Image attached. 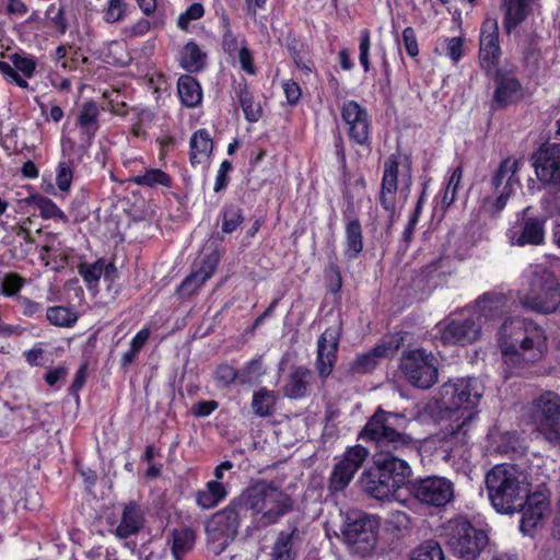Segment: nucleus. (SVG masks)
I'll return each instance as SVG.
<instances>
[{
    "instance_id": "obj_6",
    "label": "nucleus",
    "mask_w": 560,
    "mask_h": 560,
    "mask_svg": "<svg viewBox=\"0 0 560 560\" xmlns=\"http://www.w3.org/2000/svg\"><path fill=\"white\" fill-rule=\"evenodd\" d=\"M400 184V196L405 202L412 184L411 161L401 154H392L384 162V171L378 195V202L387 213L392 223L397 210V192Z\"/></svg>"
},
{
    "instance_id": "obj_7",
    "label": "nucleus",
    "mask_w": 560,
    "mask_h": 560,
    "mask_svg": "<svg viewBox=\"0 0 560 560\" xmlns=\"http://www.w3.org/2000/svg\"><path fill=\"white\" fill-rule=\"evenodd\" d=\"M442 537L455 556L466 559L476 558L488 541L486 533L472 527L465 518L448 521L443 527Z\"/></svg>"
},
{
    "instance_id": "obj_20",
    "label": "nucleus",
    "mask_w": 560,
    "mask_h": 560,
    "mask_svg": "<svg viewBox=\"0 0 560 560\" xmlns=\"http://www.w3.org/2000/svg\"><path fill=\"white\" fill-rule=\"evenodd\" d=\"M506 236L512 246L540 245L545 238L544 222L529 218L523 224L510 228Z\"/></svg>"
},
{
    "instance_id": "obj_18",
    "label": "nucleus",
    "mask_w": 560,
    "mask_h": 560,
    "mask_svg": "<svg viewBox=\"0 0 560 560\" xmlns=\"http://www.w3.org/2000/svg\"><path fill=\"white\" fill-rule=\"evenodd\" d=\"M534 167L539 180L560 190V143L542 148L534 156Z\"/></svg>"
},
{
    "instance_id": "obj_45",
    "label": "nucleus",
    "mask_w": 560,
    "mask_h": 560,
    "mask_svg": "<svg viewBox=\"0 0 560 560\" xmlns=\"http://www.w3.org/2000/svg\"><path fill=\"white\" fill-rule=\"evenodd\" d=\"M240 103L244 112L245 118L250 122H256L261 117V107L254 102V97L246 89L240 92Z\"/></svg>"
},
{
    "instance_id": "obj_60",
    "label": "nucleus",
    "mask_w": 560,
    "mask_h": 560,
    "mask_svg": "<svg viewBox=\"0 0 560 560\" xmlns=\"http://www.w3.org/2000/svg\"><path fill=\"white\" fill-rule=\"evenodd\" d=\"M402 43L409 57L415 58L419 55L417 36L412 27H406L402 31Z\"/></svg>"
},
{
    "instance_id": "obj_16",
    "label": "nucleus",
    "mask_w": 560,
    "mask_h": 560,
    "mask_svg": "<svg viewBox=\"0 0 560 560\" xmlns=\"http://www.w3.org/2000/svg\"><path fill=\"white\" fill-rule=\"evenodd\" d=\"M481 325L472 319H451L445 326L439 327L438 332L443 347H465L480 337Z\"/></svg>"
},
{
    "instance_id": "obj_17",
    "label": "nucleus",
    "mask_w": 560,
    "mask_h": 560,
    "mask_svg": "<svg viewBox=\"0 0 560 560\" xmlns=\"http://www.w3.org/2000/svg\"><path fill=\"white\" fill-rule=\"evenodd\" d=\"M520 160L508 158L503 160L492 177V186L498 192L494 201L495 212H500L506 205L509 198L514 194L515 185L520 182L515 178Z\"/></svg>"
},
{
    "instance_id": "obj_10",
    "label": "nucleus",
    "mask_w": 560,
    "mask_h": 560,
    "mask_svg": "<svg viewBox=\"0 0 560 560\" xmlns=\"http://www.w3.org/2000/svg\"><path fill=\"white\" fill-rule=\"evenodd\" d=\"M536 432L550 445L560 446V396L546 392L532 404Z\"/></svg>"
},
{
    "instance_id": "obj_23",
    "label": "nucleus",
    "mask_w": 560,
    "mask_h": 560,
    "mask_svg": "<svg viewBox=\"0 0 560 560\" xmlns=\"http://www.w3.org/2000/svg\"><path fill=\"white\" fill-rule=\"evenodd\" d=\"M495 82L493 102L498 107H505L522 98L523 88L515 77L497 74Z\"/></svg>"
},
{
    "instance_id": "obj_8",
    "label": "nucleus",
    "mask_w": 560,
    "mask_h": 560,
    "mask_svg": "<svg viewBox=\"0 0 560 560\" xmlns=\"http://www.w3.org/2000/svg\"><path fill=\"white\" fill-rule=\"evenodd\" d=\"M378 527L380 522L375 516L363 512L353 513L343 524L342 541L352 553L365 557L375 548Z\"/></svg>"
},
{
    "instance_id": "obj_14",
    "label": "nucleus",
    "mask_w": 560,
    "mask_h": 560,
    "mask_svg": "<svg viewBox=\"0 0 560 560\" xmlns=\"http://www.w3.org/2000/svg\"><path fill=\"white\" fill-rule=\"evenodd\" d=\"M411 491L417 500L433 506H443L454 497L453 483L443 477L418 480L412 485Z\"/></svg>"
},
{
    "instance_id": "obj_57",
    "label": "nucleus",
    "mask_w": 560,
    "mask_h": 560,
    "mask_svg": "<svg viewBox=\"0 0 560 560\" xmlns=\"http://www.w3.org/2000/svg\"><path fill=\"white\" fill-rule=\"evenodd\" d=\"M371 47V39H370V31L368 28H364L360 33V63L364 68L365 71H369L370 69V60H369V51Z\"/></svg>"
},
{
    "instance_id": "obj_2",
    "label": "nucleus",
    "mask_w": 560,
    "mask_h": 560,
    "mask_svg": "<svg viewBox=\"0 0 560 560\" xmlns=\"http://www.w3.org/2000/svg\"><path fill=\"white\" fill-rule=\"evenodd\" d=\"M402 417L378 408L359 433V439L371 442L378 450L375 466L384 471L400 489L411 476V468L393 452L417 451V441L408 433L399 431L396 421Z\"/></svg>"
},
{
    "instance_id": "obj_64",
    "label": "nucleus",
    "mask_w": 560,
    "mask_h": 560,
    "mask_svg": "<svg viewBox=\"0 0 560 560\" xmlns=\"http://www.w3.org/2000/svg\"><path fill=\"white\" fill-rule=\"evenodd\" d=\"M151 27V23L147 19H140L133 25L125 27L124 34L128 37L144 36Z\"/></svg>"
},
{
    "instance_id": "obj_58",
    "label": "nucleus",
    "mask_w": 560,
    "mask_h": 560,
    "mask_svg": "<svg viewBox=\"0 0 560 560\" xmlns=\"http://www.w3.org/2000/svg\"><path fill=\"white\" fill-rule=\"evenodd\" d=\"M384 352H365L358 357L352 365V370L359 373L368 372L375 365V357H381Z\"/></svg>"
},
{
    "instance_id": "obj_13",
    "label": "nucleus",
    "mask_w": 560,
    "mask_h": 560,
    "mask_svg": "<svg viewBox=\"0 0 560 560\" xmlns=\"http://www.w3.org/2000/svg\"><path fill=\"white\" fill-rule=\"evenodd\" d=\"M240 515L235 505L214 513L207 522L206 532L209 541L218 544L223 550L237 535Z\"/></svg>"
},
{
    "instance_id": "obj_34",
    "label": "nucleus",
    "mask_w": 560,
    "mask_h": 560,
    "mask_svg": "<svg viewBox=\"0 0 560 560\" xmlns=\"http://www.w3.org/2000/svg\"><path fill=\"white\" fill-rule=\"evenodd\" d=\"M196 533L190 527H179L172 532V553L176 560L192 549Z\"/></svg>"
},
{
    "instance_id": "obj_37",
    "label": "nucleus",
    "mask_w": 560,
    "mask_h": 560,
    "mask_svg": "<svg viewBox=\"0 0 560 560\" xmlns=\"http://www.w3.org/2000/svg\"><path fill=\"white\" fill-rule=\"evenodd\" d=\"M415 348L413 350H422L417 342L415 336L410 332H396L385 338L382 345L374 347L372 350H405Z\"/></svg>"
},
{
    "instance_id": "obj_39",
    "label": "nucleus",
    "mask_w": 560,
    "mask_h": 560,
    "mask_svg": "<svg viewBox=\"0 0 560 560\" xmlns=\"http://www.w3.org/2000/svg\"><path fill=\"white\" fill-rule=\"evenodd\" d=\"M206 55L194 42L187 43L180 52V66L189 72L200 70L205 65Z\"/></svg>"
},
{
    "instance_id": "obj_47",
    "label": "nucleus",
    "mask_w": 560,
    "mask_h": 560,
    "mask_svg": "<svg viewBox=\"0 0 560 560\" xmlns=\"http://www.w3.org/2000/svg\"><path fill=\"white\" fill-rule=\"evenodd\" d=\"M73 179L72 163L70 161H60L56 168V185L58 189L68 194Z\"/></svg>"
},
{
    "instance_id": "obj_50",
    "label": "nucleus",
    "mask_w": 560,
    "mask_h": 560,
    "mask_svg": "<svg viewBox=\"0 0 560 560\" xmlns=\"http://www.w3.org/2000/svg\"><path fill=\"white\" fill-rule=\"evenodd\" d=\"M340 338L338 325L328 327L317 341V350H337Z\"/></svg>"
},
{
    "instance_id": "obj_63",
    "label": "nucleus",
    "mask_w": 560,
    "mask_h": 560,
    "mask_svg": "<svg viewBox=\"0 0 560 560\" xmlns=\"http://www.w3.org/2000/svg\"><path fill=\"white\" fill-rule=\"evenodd\" d=\"M526 352H502V360L512 371L523 369L525 364Z\"/></svg>"
},
{
    "instance_id": "obj_52",
    "label": "nucleus",
    "mask_w": 560,
    "mask_h": 560,
    "mask_svg": "<svg viewBox=\"0 0 560 560\" xmlns=\"http://www.w3.org/2000/svg\"><path fill=\"white\" fill-rule=\"evenodd\" d=\"M205 9L199 2L192 3L177 20V26L180 30H187L191 21L199 20L203 16Z\"/></svg>"
},
{
    "instance_id": "obj_28",
    "label": "nucleus",
    "mask_w": 560,
    "mask_h": 560,
    "mask_svg": "<svg viewBox=\"0 0 560 560\" xmlns=\"http://www.w3.org/2000/svg\"><path fill=\"white\" fill-rule=\"evenodd\" d=\"M314 381L312 371L299 366L289 375V380L284 386V394L293 399L305 397Z\"/></svg>"
},
{
    "instance_id": "obj_3",
    "label": "nucleus",
    "mask_w": 560,
    "mask_h": 560,
    "mask_svg": "<svg viewBox=\"0 0 560 560\" xmlns=\"http://www.w3.org/2000/svg\"><path fill=\"white\" fill-rule=\"evenodd\" d=\"M486 488L497 512L514 514L530 493V481L516 465L501 464L487 472Z\"/></svg>"
},
{
    "instance_id": "obj_55",
    "label": "nucleus",
    "mask_w": 560,
    "mask_h": 560,
    "mask_svg": "<svg viewBox=\"0 0 560 560\" xmlns=\"http://www.w3.org/2000/svg\"><path fill=\"white\" fill-rule=\"evenodd\" d=\"M335 363L336 352H317L316 369L322 377L330 375Z\"/></svg>"
},
{
    "instance_id": "obj_4",
    "label": "nucleus",
    "mask_w": 560,
    "mask_h": 560,
    "mask_svg": "<svg viewBox=\"0 0 560 560\" xmlns=\"http://www.w3.org/2000/svg\"><path fill=\"white\" fill-rule=\"evenodd\" d=\"M241 504L259 517L261 525L277 523L293 509V499L275 482L259 480L240 498Z\"/></svg>"
},
{
    "instance_id": "obj_59",
    "label": "nucleus",
    "mask_w": 560,
    "mask_h": 560,
    "mask_svg": "<svg viewBox=\"0 0 560 560\" xmlns=\"http://www.w3.org/2000/svg\"><path fill=\"white\" fill-rule=\"evenodd\" d=\"M16 302L23 313V315L28 317L39 316L43 312V306L40 303L32 301L31 299L22 295L16 296Z\"/></svg>"
},
{
    "instance_id": "obj_35",
    "label": "nucleus",
    "mask_w": 560,
    "mask_h": 560,
    "mask_svg": "<svg viewBox=\"0 0 560 560\" xmlns=\"http://www.w3.org/2000/svg\"><path fill=\"white\" fill-rule=\"evenodd\" d=\"M25 202L34 205L43 219H54L61 222H68L66 213L49 198L35 194L25 199Z\"/></svg>"
},
{
    "instance_id": "obj_38",
    "label": "nucleus",
    "mask_w": 560,
    "mask_h": 560,
    "mask_svg": "<svg viewBox=\"0 0 560 560\" xmlns=\"http://www.w3.org/2000/svg\"><path fill=\"white\" fill-rule=\"evenodd\" d=\"M277 401L275 392L260 388L255 392L252 400V408L256 416L267 417L272 415Z\"/></svg>"
},
{
    "instance_id": "obj_11",
    "label": "nucleus",
    "mask_w": 560,
    "mask_h": 560,
    "mask_svg": "<svg viewBox=\"0 0 560 560\" xmlns=\"http://www.w3.org/2000/svg\"><path fill=\"white\" fill-rule=\"evenodd\" d=\"M440 364L434 352H405L400 359V370L408 382L418 388L428 389L439 378Z\"/></svg>"
},
{
    "instance_id": "obj_33",
    "label": "nucleus",
    "mask_w": 560,
    "mask_h": 560,
    "mask_svg": "<svg viewBox=\"0 0 560 560\" xmlns=\"http://www.w3.org/2000/svg\"><path fill=\"white\" fill-rule=\"evenodd\" d=\"M177 91L179 98L185 106L196 107L201 103V86L194 77L188 74L182 75L177 82Z\"/></svg>"
},
{
    "instance_id": "obj_26",
    "label": "nucleus",
    "mask_w": 560,
    "mask_h": 560,
    "mask_svg": "<svg viewBox=\"0 0 560 560\" xmlns=\"http://www.w3.org/2000/svg\"><path fill=\"white\" fill-rule=\"evenodd\" d=\"M218 262L219 255L217 253L205 257L201 261V266L183 281L180 285L182 290L188 294L194 293L213 275Z\"/></svg>"
},
{
    "instance_id": "obj_21",
    "label": "nucleus",
    "mask_w": 560,
    "mask_h": 560,
    "mask_svg": "<svg viewBox=\"0 0 560 560\" xmlns=\"http://www.w3.org/2000/svg\"><path fill=\"white\" fill-rule=\"evenodd\" d=\"M361 483L364 491L377 500L389 499L399 489L398 486L380 468L364 471L361 477Z\"/></svg>"
},
{
    "instance_id": "obj_15",
    "label": "nucleus",
    "mask_w": 560,
    "mask_h": 560,
    "mask_svg": "<svg viewBox=\"0 0 560 560\" xmlns=\"http://www.w3.org/2000/svg\"><path fill=\"white\" fill-rule=\"evenodd\" d=\"M501 49L499 45V25L498 21L488 18L483 21L480 28L479 38V61L481 68L489 74L497 71L500 60Z\"/></svg>"
},
{
    "instance_id": "obj_36",
    "label": "nucleus",
    "mask_w": 560,
    "mask_h": 560,
    "mask_svg": "<svg viewBox=\"0 0 560 560\" xmlns=\"http://www.w3.org/2000/svg\"><path fill=\"white\" fill-rule=\"evenodd\" d=\"M46 318L56 327L70 328L78 322L79 314L74 307L58 305L46 310Z\"/></svg>"
},
{
    "instance_id": "obj_19",
    "label": "nucleus",
    "mask_w": 560,
    "mask_h": 560,
    "mask_svg": "<svg viewBox=\"0 0 560 560\" xmlns=\"http://www.w3.org/2000/svg\"><path fill=\"white\" fill-rule=\"evenodd\" d=\"M549 501L541 492L529 493L517 512H522L520 528L524 534H530L549 513Z\"/></svg>"
},
{
    "instance_id": "obj_27",
    "label": "nucleus",
    "mask_w": 560,
    "mask_h": 560,
    "mask_svg": "<svg viewBox=\"0 0 560 560\" xmlns=\"http://www.w3.org/2000/svg\"><path fill=\"white\" fill-rule=\"evenodd\" d=\"M533 0H502L503 25L508 33L520 25L532 11Z\"/></svg>"
},
{
    "instance_id": "obj_51",
    "label": "nucleus",
    "mask_w": 560,
    "mask_h": 560,
    "mask_svg": "<svg viewBox=\"0 0 560 560\" xmlns=\"http://www.w3.org/2000/svg\"><path fill=\"white\" fill-rule=\"evenodd\" d=\"M25 284L24 278L14 272L5 273L1 282V293L5 296H18Z\"/></svg>"
},
{
    "instance_id": "obj_48",
    "label": "nucleus",
    "mask_w": 560,
    "mask_h": 560,
    "mask_svg": "<svg viewBox=\"0 0 560 560\" xmlns=\"http://www.w3.org/2000/svg\"><path fill=\"white\" fill-rule=\"evenodd\" d=\"M127 12V4L122 0H108L107 7L103 11V20L113 24L122 20Z\"/></svg>"
},
{
    "instance_id": "obj_44",
    "label": "nucleus",
    "mask_w": 560,
    "mask_h": 560,
    "mask_svg": "<svg viewBox=\"0 0 560 560\" xmlns=\"http://www.w3.org/2000/svg\"><path fill=\"white\" fill-rule=\"evenodd\" d=\"M341 117L349 127L357 125V121L369 118L366 110L354 101H347L341 107Z\"/></svg>"
},
{
    "instance_id": "obj_22",
    "label": "nucleus",
    "mask_w": 560,
    "mask_h": 560,
    "mask_svg": "<svg viewBox=\"0 0 560 560\" xmlns=\"http://www.w3.org/2000/svg\"><path fill=\"white\" fill-rule=\"evenodd\" d=\"M510 300L499 292H487L482 294L476 302L474 314L477 315V322L481 319H494L508 312Z\"/></svg>"
},
{
    "instance_id": "obj_30",
    "label": "nucleus",
    "mask_w": 560,
    "mask_h": 560,
    "mask_svg": "<svg viewBox=\"0 0 560 560\" xmlns=\"http://www.w3.org/2000/svg\"><path fill=\"white\" fill-rule=\"evenodd\" d=\"M363 250L362 226L358 218H349L345 226V256L352 260Z\"/></svg>"
},
{
    "instance_id": "obj_56",
    "label": "nucleus",
    "mask_w": 560,
    "mask_h": 560,
    "mask_svg": "<svg viewBox=\"0 0 560 560\" xmlns=\"http://www.w3.org/2000/svg\"><path fill=\"white\" fill-rule=\"evenodd\" d=\"M11 62L13 63V68L16 72L20 71L27 78H31L36 69V62L34 59L19 54H13L11 56Z\"/></svg>"
},
{
    "instance_id": "obj_31",
    "label": "nucleus",
    "mask_w": 560,
    "mask_h": 560,
    "mask_svg": "<svg viewBox=\"0 0 560 560\" xmlns=\"http://www.w3.org/2000/svg\"><path fill=\"white\" fill-rule=\"evenodd\" d=\"M189 147V160L191 165L196 166L208 160L212 153L213 142L206 129H199L191 136Z\"/></svg>"
},
{
    "instance_id": "obj_29",
    "label": "nucleus",
    "mask_w": 560,
    "mask_h": 560,
    "mask_svg": "<svg viewBox=\"0 0 560 560\" xmlns=\"http://www.w3.org/2000/svg\"><path fill=\"white\" fill-rule=\"evenodd\" d=\"M299 540H301V533L296 527H292L289 532H280L272 547L271 560H294V546Z\"/></svg>"
},
{
    "instance_id": "obj_43",
    "label": "nucleus",
    "mask_w": 560,
    "mask_h": 560,
    "mask_svg": "<svg viewBox=\"0 0 560 560\" xmlns=\"http://www.w3.org/2000/svg\"><path fill=\"white\" fill-rule=\"evenodd\" d=\"M221 23L223 26V48H224V50L228 51L230 55H233L234 52H238L240 47L242 45H245V38L237 37L233 34L231 26H230V21L224 12L221 14Z\"/></svg>"
},
{
    "instance_id": "obj_41",
    "label": "nucleus",
    "mask_w": 560,
    "mask_h": 560,
    "mask_svg": "<svg viewBox=\"0 0 560 560\" xmlns=\"http://www.w3.org/2000/svg\"><path fill=\"white\" fill-rule=\"evenodd\" d=\"M222 232L233 233L244 221L243 210L235 205H225L221 210Z\"/></svg>"
},
{
    "instance_id": "obj_61",
    "label": "nucleus",
    "mask_w": 560,
    "mask_h": 560,
    "mask_svg": "<svg viewBox=\"0 0 560 560\" xmlns=\"http://www.w3.org/2000/svg\"><path fill=\"white\" fill-rule=\"evenodd\" d=\"M326 277L328 279L329 290L332 293H337L341 289L342 280L339 267L334 261L329 262L326 269Z\"/></svg>"
},
{
    "instance_id": "obj_40",
    "label": "nucleus",
    "mask_w": 560,
    "mask_h": 560,
    "mask_svg": "<svg viewBox=\"0 0 560 560\" xmlns=\"http://www.w3.org/2000/svg\"><path fill=\"white\" fill-rule=\"evenodd\" d=\"M131 182L147 187H155L158 185L171 187L172 185L171 176L160 168H148L144 173L133 176Z\"/></svg>"
},
{
    "instance_id": "obj_5",
    "label": "nucleus",
    "mask_w": 560,
    "mask_h": 560,
    "mask_svg": "<svg viewBox=\"0 0 560 560\" xmlns=\"http://www.w3.org/2000/svg\"><path fill=\"white\" fill-rule=\"evenodd\" d=\"M528 290L520 296L523 307L549 315L560 306V282L555 273L542 265H533L526 271Z\"/></svg>"
},
{
    "instance_id": "obj_25",
    "label": "nucleus",
    "mask_w": 560,
    "mask_h": 560,
    "mask_svg": "<svg viewBox=\"0 0 560 560\" xmlns=\"http://www.w3.org/2000/svg\"><path fill=\"white\" fill-rule=\"evenodd\" d=\"M144 514L140 505L133 501L126 503L121 512L120 523L115 534L124 539L137 534L143 526Z\"/></svg>"
},
{
    "instance_id": "obj_42",
    "label": "nucleus",
    "mask_w": 560,
    "mask_h": 560,
    "mask_svg": "<svg viewBox=\"0 0 560 560\" xmlns=\"http://www.w3.org/2000/svg\"><path fill=\"white\" fill-rule=\"evenodd\" d=\"M463 47L464 42L460 37L443 38L438 43L435 51L457 63L463 57Z\"/></svg>"
},
{
    "instance_id": "obj_62",
    "label": "nucleus",
    "mask_w": 560,
    "mask_h": 560,
    "mask_svg": "<svg viewBox=\"0 0 560 560\" xmlns=\"http://www.w3.org/2000/svg\"><path fill=\"white\" fill-rule=\"evenodd\" d=\"M238 62L243 71L247 74L254 75L256 74V68L253 61L252 51L246 47V45H242L240 47V51L237 52Z\"/></svg>"
},
{
    "instance_id": "obj_53",
    "label": "nucleus",
    "mask_w": 560,
    "mask_h": 560,
    "mask_svg": "<svg viewBox=\"0 0 560 560\" xmlns=\"http://www.w3.org/2000/svg\"><path fill=\"white\" fill-rule=\"evenodd\" d=\"M104 272V260H97L94 264H82L79 267V273L88 283L100 280Z\"/></svg>"
},
{
    "instance_id": "obj_32",
    "label": "nucleus",
    "mask_w": 560,
    "mask_h": 560,
    "mask_svg": "<svg viewBox=\"0 0 560 560\" xmlns=\"http://www.w3.org/2000/svg\"><path fill=\"white\" fill-rule=\"evenodd\" d=\"M228 494L222 482L212 480L206 483L205 489L196 492V503L203 510L217 506Z\"/></svg>"
},
{
    "instance_id": "obj_1",
    "label": "nucleus",
    "mask_w": 560,
    "mask_h": 560,
    "mask_svg": "<svg viewBox=\"0 0 560 560\" xmlns=\"http://www.w3.org/2000/svg\"><path fill=\"white\" fill-rule=\"evenodd\" d=\"M440 400L447 410L441 421L439 439L451 451L465 448L476 429L477 412L483 387L477 378L462 377L440 387Z\"/></svg>"
},
{
    "instance_id": "obj_49",
    "label": "nucleus",
    "mask_w": 560,
    "mask_h": 560,
    "mask_svg": "<svg viewBox=\"0 0 560 560\" xmlns=\"http://www.w3.org/2000/svg\"><path fill=\"white\" fill-rule=\"evenodd\" d=\"M348 136L351 141L360 145L369 144L370 137V120L369 118L364 120L357 121V125L348 128Z\"/></svg>"
},
{
    "instance_id": "obj_9",
    "label": "nucleus",
    "mask_w": 560,
    "mask_h": 560,
    "mask_svg": "<svg viewBox=\"0 0 560 560\" xmlns=\"http://www.w3.org/2000/svg\"><path fill=\"white\" fill-rule=\"evenodd\" d=\"M500 350H541L547 347L545 331L537 326L526 325L521 318H509L498 332Z\"/></svg>"
},
{
    "instance_id": "obj_24",
    "label": "nucleus",
    "mask_w": 560,
    "mask_h": 560,
    "mask_svg": "<svg viewBox=\"0 0 560 560\" xmlns=\"http://www.w3.org/2000/svg\"><path fill=\"white\" fill-rule=\"evenodd\" d=\"M100 108L94 102H85L78 115L77 126L81 132V143L84 147H90L96 131L100 128L98 125Z\"/></svg>"
},
{
    "instance_id": "obj_54",
    "label": "nucleus",
    "mask_w": 560,
    "mask_h": 560,
    "mask_svg": "<svg viewBox=\"0 0 560 560\" xmlns=\"http://www.w3.org/2000/svg\"><path fill=\"white\" fill-rule=\"evenodd\" d=\"M460 178H462V167L458 166L453 171V173L448 179V183H447V186L445 188L443 199H442L443 206L450 207L454 202L455 196H456V190L459 185Z\"/></svg>"
},
{
    "instance_id": "obj_12",
    "label": "nucleus",
    "mask_w": 560,
    "mask_h": 560,
    "mask_svg": "<svg viewBox=\"0 0 560 560\" xmlns=\"http://www.w3.org/2000/svg\"><path fill=\"white\" fill-rule=\"evenodd\" d=\"M368 456V448L360 444L348 447L342 458L334 466L329 478V490L337 492L346 489Z\"/></svg>"
},
{
    "instance_id": "obj_46",
    "label": "nucleus",
    "mask_w": 560,
    "mask_h": 560,
    "mask_svg": "<svg viewBox=\"0 0 560 560\" xmlns=\"http://www.w3.org/2000/svg\"><path fill=\"white\" fill-rule=\"evenodd\" d=\"M411 560H445L441 546L434 540L421 544L413 552Z\"/></svg>"
}]
</instances>
